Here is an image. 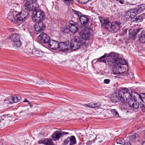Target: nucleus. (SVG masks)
Instances as JSON below:
<instances>
[{"label":"nucleus","instance_id":"nucleus-1","mask_svg":"<svg viewBox=\"0 0 145 145\" xmlns=\"http://www.w3.org/2000/svg\"><path fill=\"white\" fill-rule=\"evenodd\" d=\"M139 98L140 97L138 94L135 92L131 94L129 90L124 88L120 89L111 98V100L114 103L120 101L122 103H126L130 107L136 109L140 106Z\"/></svg>","mask_w":145,"mask_h":145},{"label":"nucleus","instance_id":"nucleus-2","mask_svg":"<svg viewBox=\"0 0 145 145\" xmlns=\"http://www.w3.org/2000/svg\"><path fill=\"white\" fill-rule=\"evenodd\" d=\"M92 30L88 28H85L79 33L81 38L78 37L73 36L71 40V46L74 49H78L81 47L84 48H87L86 40L90 37L91 31Z\"/></svg>","mask_w":145,"mask_h":145},{"label":"nucleus","instance_id":"nucleus-3","mask_svg":"<svg viewBox=\"0 0 145 145\" xmlns=\"http://www.w3.org/2000/svg\"><path fill=\"white\" fill-rule=\"evenodd\" d=\"M116 58L115 53L112 52L109 54L105 53L98 58L97 60V62L104 63L111 66L113 65Z\"/></svg>","mask_w":145,"mask_h":145},{"label":"nucleus","instance_id":"nucleus-4","mask_svg":"<svg viewBox=\"0 0 145 145\" xmlns=\"http://www.w3.org/2000/svg\"><path fill=\"white\" fill-rule=\"evenodd\" d=\"M144 9H145V4H141L137 7L135 8L131 9L127 11L125 15V16L127 19L128 18L133 19L136 15L141 12Z\"/></svg>","mask_w":145,"mask_h":145},{"label":"nucleus","instance_id":"nucleus-5","mask_svg":"<svg viewBox=\"0 0 145 145\" xmlns=\"http://www.w3.org/2000/svg\"><path fill=\"white\" fill-rule=\"evenodd\" d=\"M45 18L44 11L40 9H37L33 12L32 16L33 21L35 22L42 21Z\"/></svg>","mask_w":145,"mask_h":145},{"label":"nucleus","instance_id":"nucleus-6","mask_svg":"<svg viewBox=\"0 0 145 145\" xmlns=\"http://www.w3.org/2000/svg\"><path fill=\"white\" fill-rule=\"evenodd\" d=\"M25 8L28 11L32 10L36 8V0H24Z\"/></svg>","mask_w":145,"mask_h":145},{"label":"nucleus","instance_id":"nucleus-7","mask_svg":"<svg viewBox=\"0 0 145 145\" xmlns=\"http://www.w3.org/2000/svg\"><path fill=\"white\" fill-rule=\"evenodd\" d=\"M27 53L28 54H32L35 56L40 57H41L43 54V52L39 49L33 48V47L28 48L27 49Z\"/></svg>","mask_w":145,"mask_h":145},{"label":"nucleus","instance_id":"nucleus-8","mask_svg":"<svg viewBox=\"0 0 145 145\" xmlns=\"http://www.w3.org/2000/svg\"><path fill=\"white\" fill-rule=\"evenodd\" d=\"M28 15V12L25 10H22L16 14V18L18 21L21 23L23 21H25L27 18Z\"/></svg>","mask_w":145,"mask_h":145},{"label":"nucleus","instance_id":"nucleus-9","mask_svg":"<svg viewBox=\"0 0 145 145\" xmlns=\"http://www.w3.org/2000/svg\"><path fill=\"white\" fill-rule=\"evenodd\" d=\"M121 24L117 22H112L110 25L109 31L110 32H116L121 28Z\"/></svg>","mask_w":145,"mask_h":145},{"label":"nucleus","instance_id":"nucleus-10","mask_svg":"<svg viewBox=\"0 0 145 145\" xmlns=\"http://www.w3.org/2000/svg\"><path fill=\"white\" fill-rule=\"evenodd\" d=\"M59 50L62 51H67L69 48H71L73 50H76L77 49H74V48L71 46V44L70 46L69 42H61L59 43Z\"/></svg>","mask_w":145,"mask_h":145},{"label":"nucleus","instance_id":"nucleus-11","mask_svg":"<svg viewBox=\"0 0 145 145\" xmlns=\"http://www.w3.org/2000/svg\"><path fill=\"white\" fill-rule=\"evenodd\" d=\"M99 19L101 26L109 31L111 23L103 17H100Z\"/></svg>","mask_w":145,"mask_h":145},{"label":"nucleus","instance_id":"nucleus-12","mask_svg":"<svg viewBox=\"0 0 145 145\" xmlns=\"http://www.w3.org/2000/svg\"><path fill=\"white\" fill-rule=\"evenodd\" d=\"M69 26L70 31L72 33H75L78 30V25L77 24L72 21H69Z\"/></svg>","mask_w":145,"mask_h":145},{"label":"nucleus","instance_id":"nucleus-13","mask_svg":"<svg viewBox=\"0 0 145 145\" xmlns=\"http://www.w3.org/2000/svg\"><path fill=\"white\" fill-rule=\"evenodd\" d=\"M38 39L44 43H47L50 40V37L48 35L43 32L38 36Z\"/></svg>","mask_w":145,"mask_h":145},{"label":"nucleus","instance_id":"nucleus-14","mask_svg":"<svg viewBox=\"0 0 145 145\" xmlns=\"http://www.w3.org/2000/svg\"><path fill=\"white\" fill-rule=\"evenodd\" d=\"M125 71V69L124 67H120L118 65L114 66L112 69L113 73L114 74H121Z\"/></svg>","mask_w":145,"mask_h":145},{"label":"nucleus","instance_id":"nucleus-15","mask_svg":"<svg viewBox=\"0 0 145 145\" xmlns=\"http://www.w3.org/2000/svg\"><path fill=\"white\" fill-rule=\"evenodd\" d=\"M38 22L35 25L34 28L36 31L40 33L44 30L45 25L44 24L42 21Z\"/></svg>","mask_w":145,"mask_h":145},{"label":"nucleus","instance_id":"nucleus-16","mask_svg":"<svg viewBox=\"0 0 145 145\" xmlns=\"http://www.w3.org/2000/svg\"><path fill=\"white\" fill-rule=\"evenodd\" d=\"M48 42V47L51 49L56 50L59 48V43L57 41L50 40Z\"/></svg>","mask_w":145,"mask_h":145},{"label":"nucleus","instance_id":"nucleus-17","mask_svg":"<svg viewBox=\"0 0 145 145\" xmlns=\"http://www.w3.org/2000/svg\"><path fill=\"white\" fill-rule=\"evenodd\" d=\"M39 144H43L46 145H55L52 140L50 138H44L38 141Z\"/></svg>","mask_w":145,"mask_h":145},{"label":"nucleus","instance_id":"nucleus-18","mask_svg":"<svg viewBox=\"0 0 145 145\" xmlns=\"http://www.w3.org/2000/svg\"><path fill=\"white\" fill-rule=\"evenodd\" d=\"M16 14L15 12H10L8 13V15L7 18L10 20L12 22L17 23L18 21L16 18Z\"/></svg>","mask_w":145,"mask_h":145},{"label":"nucleus","instance_id":"nucleus-19","mask_svg":"<svg viewBox=\"0 0 145 145\" xmlns=\"http://www.w3.org/2000/svg\"><path fill=\"white\" fill-rule=\"evenodd\" d=\"M115 56L116 57V58L115 59V61L114 62V64L113 65L116 63V64H120L121 65H125L126 64V62L125 60L123 58H118L117 55L115 54Z\"/></svg>","mask_w":145,"mask_h":145},{"label":"nucleus","instance_id":"nucleus-20","mask_svg":"<svg viewBox=\"0 0 145 145\" xmlns=\"http://www.w3.org/2000/svg\"><path fill=\"white\" fill-rule=\"evenodd\" d=\"M79 20L81 24L85 26L87 23L89 18L86 15H82L79 17Z\"/></svg>","mask_w":145,"mask_h":145},{"label":"nucleus","instance_id":"nucleus-21","mask_svg":"<svg viewBox=\"0 0 145 145\" xmlns=\"http://www.w3.org/2000/svg\"><path fill=\"white\" fill-rule=\"evenodd\" d=\"M68 135H69L68 132H65L60 130L54 131L52 136H62Z\"/></svg>","mask_w":145,"mask_h":145},{"label":"nucleus","instance_id":"nucleus-22","mask_svg":"<svg viewBox=\"0 0 145 145\" xmlns=\"http://www.w3.org/2000/svg\"><path fill=\"white\" fill-rule=\"evenodd\" d=\"M10 39L13 42L20 40V36L17 33H13L10 37Z\"/></svg>","mask_w":145,"mask_h":145},{"label":"nucleus","instance_id":"nucleus-23","mask_svg":"<svg viewBox=\"0 0 145 145\" xmlns=\"http://www.w3.org/2000/svg\"><path fill=\"white\" fill-rule=\"evenodd\" d=\"M82 105L84 107H87L91 108H94L95 107H98L99 106L98 103H92L83 104Z\"/></svg>","mask_w":145,"mask_h":145},{"label":"nucleus","instance_id":"nucleus-24","mask_svg":"<svg viewBox=\"0 0 145 145\" xmlns=\"http://www.w3.org/2000/svg\"><path fill=\"white\" fill-rule=\"evenodd\" d=\"M145 19V18L143 14H142L136 17L134 19L133 21L136 22H141L142 21L143 19Z\"/></svg>","mask_w":145,"mask_h":145},{"label":"nucleus","instance_id":"nucleus-25","mask_svg":"<svg viewBox=\"0 0 145 145\" xmlns=\"http://www.w3.org/2000/svg\"><path fill=\"white\" fill-rule=\"evenodd\" d=\"M140 29H137L133 30V31H130L129 32V34L130 38H134L137 33L139 32Z\"/></svg>","mask_w":145,"mask_h":145},{"label":"nucleus","instance_id":"nucleus-26","mask_svg":"<svg viewBox=\"0 0 145 145\" xmlns=\"http://www.w3.org/2000/svg\"><path fill=\"white\" fill-rule=\"evenodd\" d=\"M139 40L141 43H143L145 42V31H142L141 33Z\"/></svg>","mask_w":145,"mask_h":145},{"label":"nucleus","instance_id":"nucleus-27","mask_svg":"<svg viewBox=\"0 0 145 145\" xmlns=\"http://www.w3.org/2000/svg\"><path fill=\"white\" fill-rule=\"evenodd\" d=\"M13 46L15 48H19L22 45V42L20 39L13 42Z\"/></svg>","mask_w":145,"mask_h":145},{"label":"nucleus","instance_id":"nucleus-28","mask_svg":"<svg viewBox=\"0 0 145 145\" xmlns=\"http://www.w3.org/2000/svg\"><path fill=\"white\" fill-rule=\"evenodd\" d=\"M11 97L13 101V103H18L19 102L21 99V97L19 95L13 96Z\"/></svg>","mask_w":145,"mask_h":145},{"label":"nucleus","instance_id":"nucleus-29","mask_svg":"<svg viewBox=\"0 0 145 145\" xmlns=\"http://www.w3.org/2000/svg\"><path fill=\"white\" fill-rule=\"evenodd\" d=\"M69 142L70 143L69 145H72L76 143V142L75 137H69Z\"/></svg>","mask_w":145,"mask_h":145},{"label":"nucleus","instance_id":"nucleus-30","mask_svg":"<svg viewBox=\"0 0 145 145\" xmlns=\"http://www.w3.org/2000/svg\"><path fill=\"white\" fill-rule=\"evenodd\" d=\"M5 103L7 104H12L13 102V100L11 97H10L6 99L5 100Z\"/></svg>","mask_w":145,"mask_h":145},{"label":"nucleus","instance_id":"nucleus-31","mask_svg":"<svg viewBox=\"0 0 145 145\" xmlns=\"http://www.w3.org/2000/svg\"><path fill=\"white\" fill-rule=\"evenodd\" d=\"M61 30L62 32L65 33H69L70 31L69 28L67 27H62L61 29Z\"/></svg>","mask_w":145,"mask_h":145},{"label":"nucleus","instance_id":"nucleus-32","mask_svg":"<svg viewBox=\"0 0 145 145\" xmlns=\"http://www.w3.org/2000/svg\"><path fill=\"white\" fill-rule=\"evenodd\" d=\"M116 142L118 144H122L124 143V140L122 138H119L116 139Z\"/></svg>","mask_w":145,"mask_h":145},{"label":"nucleus","instance_id":"nucleus-33","mask_svg":"<svg viewBox=\"0 0 145 145\" xmlns=\"http://www.w3.org/2000/svg\"><path fill=\"white\" fill-rule=\"evenodd\" d=\"M72 11L74 13L77 15L78 17H80L82 16V13L79 11H76L74 9H72Z\"/></svg>","mask_w":145,"mask_h":145},{"label":"nucleus","instance_id":"nucleus-34","mask_svg":"<svg viewBox=\"0 0 145 145\" xmlns=\"http://www.w3.org/2000/svg\"><path fill=\"white\" fill-rule=\"evenodd\" d=\"M142 95H140V98L139 99L142 102L145 103V93H142Z\"/></svg>","mask_w":145,"mask_h":145},{"label":"nucleus","instance_id":"nucleus-35","mask_svg":"<svg viewBox=\"0 0 145 145\" xmlns=\"http://www.w3.org/2000/svg\"><path fill=\"white\" fill-rule=\"evenodd\" d=\"M69 137H68L63 141L62 144L63 145H66L68 144L69 142Z\"/></svg>","mask_w":145,"mask_h":145},{"label":"nucleus","instance_id":"nucleus-36","mask_svg":"<svg viewBox=\"0 0 145 145\" xmlns=\"http://www.w3.org/2000/svg\"><path fill=\"white\" fill-rule=\"evenodd\" d=\"M64 3L67 5H70L72 3V0H63Z\"/></svg>","mask_w":145,"mask_h":145},{"label":"nucleus","instance_id":"nucleus-37","mask_svg":"<svg viewBox=\"0 0 145 145\" xmlns=\"http://www.w3.org/2000/svg\"><path fill=\"white\" fill-rule=\"evenodd\" d=\"M111 112L112 114L114 115H115L116 116H118V112L116 111L115 109H112L111 110Z\"/></svg>","mask_w":145,"mask_h":145},{"label":"nucleus","instance_id":"nucleus-38","mask_svg":"<svg viewBox=\"0 0 145 145\" xmlns=\"http://www.w3.org/2000/svg\"><path fill=\"white\" fill-rule=\"evenodd\" d=\"M127 29L126 28V29H122V32L121 33V35H122V36H124V35H125L126 33H127Z\"/></svg>","mask_w":145,"mask_h":145},{"label":"nucleus","instance_id":"nucleus-39","mask_svg":"<svg viewBox=\"0 0 145 145\" xmlns=\"http://www.w3.org/2000/svg\"><path fill=\"white\" fill-rule=\"evenodd\" d=\"M135 138L136 137H129V140L130 141L134 142L135 141Z\"/></svg>","mask_w":145,"mask_h":145},{"label":"nucleus","instance_id":"nucleus-40","mask_svg":"<svg viewBox=\"0 0 145 145\" xmlns=\"http://www.w3.org/2000/svg\"><path fill=\"white\" fill-rule=\"evenodd\" d=\"M140 107L141 108L142 110L144 111H145V106H144L142 104H140Z\"/></svg>","mask_w":145,"mask_h":145},{"label":"nucleus","instance_id":"nucleus-41","mask_svg":"<svg viewBox=\"0 0 145 145\" xmlns=\"http://www.w3.org/2000/svg\"><path fill=\"white\" fill-rule=\"evenodd\" d=\"M110 80L109 79H105L104 80V83L106 84H108L109 83Z\"/></svg>","mask_w":145,"mask_h":145},{"label":"nucleus","instance_id":"nucleus-42","mask_svg":"<svg viewBox=\"0 0 145 145\" xmlns=\"http://www.w3.org/2000/svg\"><path fill=\"white\" fill-rule=\"evenodd\" d=\"M53 139L54 141H56V140H58L61 137H53Z\"/></svg>","mask_w":145,"mask_h":145},{"label":"nucleus","instance_id":"nucleus-43","mask_svg":"<svg viewBox=\"0 0 145 145\" xmlns=\"http://www.w3.org/2000/svg\"><path fill=\"white\" fill-rule=\"evenodd\" d=\"M8 30H9V31H10V32H12L14 31V30H16V29H14L13 28H10L8 29Z\"/></svg>","mask_w":145,"mask_h":145},{"label":"nucleus","instance_id":"nucleus-44","mask_svg":"<svg viewBox=\"0 0 145 145\" xmlns=\"http://www.w3.org/2000/svg\"><path fill=\"white\" fill-rule=\"evenodd\" d=\"M124 145H131V144L129 142H127L125 143Z\"/></svg>","mask_w":145,"mask_h":145},{"label":"nucleus","instance_id":"nucleus-45","mask_svg":"<svg viewBox=\"0 0 145 145\" xmlns=\"http://www.w3.org/2000/svg\"><path fill=\"white\" fill-rule=\"evenodd\" d=\"M24 102H28V103H30L29 101L27 99H25L23 101Z\"/></svg>","mask_w":145,"mask_h":145},{"label":"nucleus","instance_id":"nucleus-46","mask_svg":"<svg viewBox=\"0 0 145 145\" xmlns=\"http://www.w3.org/2000/svg\"><path fill=\"white\" fill-rule=\"evenodd\" d=\"M29 105L30 107L31 108H32L33 107V105H31L30 103H29Z\"/></svg>","mask_w":145,"mask_h":145},{"label":"nucleus","instance_id":"nucleus-47","mask_svg":"<svg viewBox=\"0 0 145 145\" xmlns=\"http://www.w3.org/2000/svg\"><path fill=\"white\" fill-rule=\"evenodd\" d=\"M142 145H145V141L142 143Z\"/></svg>","mask_w":145,"mask_h":145},{"label":"nucleus","instance_id":"nucleus-48","mask_svg":"<svg viewBox=\"0 0 145 145\" xmlns=\"http://www.w3.org/2000/svg\"><path fill=\"white\" fill-rule=\"evenodd\" d=\"M143 133L144 134V135L145 136V131H144L143 132Z\"/></svg>","mask_w":145,"mask_h":145},{"label":"nucleus","instance_id":"nucleus-49","mask_svg":"<svg viewBox=\"0 0 145 145\" xmlns=\"http://www.w3.org/2000/svg\"><path fill=\"white\" fill-rule=\"evenodd\" d=\"M143 14L144 16V18H145V13L144 14Z\"/></svg>","mask_w":145,"mask_h":145},{"label":"nucleus","instance_id":"nucleus-50","mask_svg":"<svg viewBox=\"0 0 145 145\" xmlns=\"http://www.w3.org/2000/svg\"><path fill=\"white\" fill-rule=\"evenodd\" d=\"M9 114H7V115H3V116H8V115Z\"/></svg>","mask_w":145,"mask_h":145},{"label":"nucleus","instance_id":"nucleus-51","mask_svg":"<svg viewBox=\"0 0 145 145\" xmlns=\"http://www.w3.org/2000/svg\"><path fill=\"white\" fill-rule=\"evenodd\" d=\"M120 3L121 4H123V3H122L121 2V1H120Z\"/></svg>","mask_w":145,"mask_h":145},{"label":"nucleus","instance_id":"nucleus-52","mask_svg":"<svg viewBox=\"0 0 145 145\" xmlns=\"http://www.w3.org/2000/svg\"><path fill=\"white\" fill-rule=\"evenodd\" d=\"M43 82H44L43 81H42V82L41 83V84H43Z\"/></svg>","mask_w":145,"mask_h":145},{"label":"nucleus","instance_id":"nucleus-53","mask_svg":"<svg viewBox=\"0 0 145 145\" xmlns=\"http://www.w3.org/2000/svg\"><path fill=\"white\" fill-rule=\"evenodd\" d=\"M136 134H135V135H134V136H136Z\"/></svg>","mask_w":145,"mask_h":145},{"label":"nucleus","instance_id":"nucleus-54","mask_svg":"<svg viewBox=\"0 0 145 145\" xmlns=\"http://www.w3.org/2000/svg\"><path fill=\"white\" fill-rule=\"evenodd\" d=\"M88 1H91V0H88Z\"/></svg>","mask_w":145,"mask_h":145}]
</instances>
